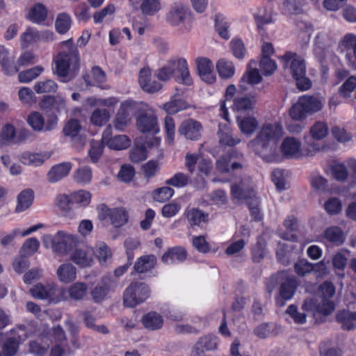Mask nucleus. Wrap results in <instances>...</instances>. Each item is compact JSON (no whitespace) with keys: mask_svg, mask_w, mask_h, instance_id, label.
Segmentation results:
<instances>
[{"mask_svg":"<svg viewBox=\"0 0 356 356\" xmlns=\"http://www.w3.org/2000/svg\"><path fill=\"white\" fill-rule=\"evenodd\" d=\"M92 77L94 82L90 79L88 74H84L83 79L86 83V86H94L98 83H102L106 81L105 72L98 66H95L92 69Z\"/></svg>","mask_w":356,"mask_h":356,"instance_id":"44","label":"nucleus"},{"mask_svg":"<svg viewBox=\"0 0 356 356\" xmlns=\"http://www.w3.org/2000/svg\"><path fill=\"white\" fill-rule=\"evenodd\" d=\"M187 253L186 250L180 246L169 249L161 257L163 263L182 262L186 260Z\"/></svg>","mask_w":356,"mask_h":356,"instance_id":"25","label":"nucleus"},{"mask_svg":"<svg viewBox=\"0 0 356 356\" xmlns=\"http://www.w3.org/2000/svg\"><path fill=\"white\" fill-rule=\"evenodd\" d=\"M323 236L326 240L336 245H341L344 241L343 231L339 227L327 228L324 232Z\"/></svg>","mask_w":356,"mask_h":356,"instance_id":"37","label":"nucleus"},{"mask_svg":"<svg viewBox=\"0 0 356 356\" xmlns=\"http://www.w3.org/2000/svg\"><path fill=\"white\" fill-rule=\"evenodd\" d=\"M137 126L143 133H156L158 131L157 118L152 114L142 113L137 118Z\"/></svg>","mask_w":356,"mask_h":356,"instance_id":"21","label":"nucleus"},{"mask_svg":"<svg viewBox=\"0 0 356 356\" xmlns=\"http://www.w3.org/2000/svg\"><path fill=\"white\" fill-rule=\"evenodd\" d=\"M202 124L192 118L184 120L178 127L179 134L190 140H199L202 136Z\"/></svg>","mask_w":356,"mask_h":356,"instance_id":"12","label":"nucleus"},{"mask_svg":"<svg viewBox=\"0 0 356 356\" xmlns=\"http://www.w3.org/2000/svg\"><path fill=\"white\" fill-rule=\"evenodd\" d=\"M256 102V96L245 95L236 97L234 100L232 106L236 111H250L254 109Z\"/></svg>","mask_w":356,"mask_h":356,"instance_id":"29","label":"nucleus"},{"mask_svg":"<svg viewBox=\"0 0 356 356\" xmlns=\"http://www.w3.org/2000/svg\"><path fill=\"white\" fill-rule=\"evenodd\" d=\"M29 124L37 131H44V119L43 116L38 111L32 112L27 118Z\"/></svg>","mask_w":356,"mask_h":356,"instance_id":"54","label":"nucleus"},{"mask_svg":"<svg viewBox=\"0 0 356 356\" xmlns=\"http://www.w3.org/2000/svg\"><path fill=\"white\" fill-rule=\"evenodd\" d=\"M74 179L77 183H89L92 179V171L88 167H81L75 171Z\"/></svg>","mask_w":356,"mask_h":356,"instance_id":"60","label":"nucleus"},{"mask_svg":"<svg viewBox=\"0 0 356 356\" xmlns=\"http://www.w3.org/2000/svg\"><path fill=\"white\" fill-rule=\"evenodd\" d=\"M96 253L97 257L102 265H106L111 262L112 253L110 248L104 243L98 245Z\"/></svg>","mask_w":356,"mask_h":356,"instance_id":"51","label":"nucleus"},{"mask_svg":"<svg viewBox=\"0 0 356 356\" xmlns=\"http://www.w3.org/2000/svg\"><path fill=\"white\" fill-rule=\"evenodd\" d=\"M47 12L45 7L38 3L34 5L29 11V19L35 23H41L47 17Z\"/></svg>","mask_w":356,"mask_h":356,"instance_id":"45","label":"nucleus"},{"mask_svg":"<svg viewBox=\"0 0 356 356\" xmlns=\"http://www.w3.org/2000/svg\"><path fill=\"white\" fill-rule=\"evenodd\" d=\"M113 280L110 276H104L97 284L90 290V295L92 301L100 304L107 299L112 290Z\"/></svg>","mask_w":356,"mask_h":356,"instance_id":"14","label":"nucleus"},{"mask_svg":"<svg viewBox=\"0 0 356 356\" xmlns=\"http://www.w3.org/2000/svg\"><path fill=\"white\" fill-rule=\"evenodd\" d=\"M67 292L71 299L81 300L87 295L88 286L84 282H77L68 288Z\"/></svg>","mask_w":356,"mask_h":356,"instance_id":"35","label":"nucleus"},{"mask_svg":"<svg viewBox=\"0 0 356 356\" xmlns=\"http://www.w3.org/2000/svg\"><path fill=\"white\" fill-rule=\"evenodd\" d=\"M34 193L31 189L22 191L17 196V204L15 209L17 212L25 211L32 204Z\"/></svg>","mask_w":356,"mask_h":356,"instance_id":"33","label":"nucleus"},{"mask_svg":"<svg viewBox=\"0 0 356 356\" xmlns=\"http://www.w3.org/2000/svg\"><path fill=\"white\" fill-rule=\"evenodd\" d=\"M217 339L212 335H206L200 337L195 345L200 350H213L217 348Z\"/></svg>","mask_w":356,"mask_h":356,"instance_id":"52","label":"nucleus"},{"mask_svg":"<svg viewBox=\"0 0 356 356\" xmlns=\"http://www.w3.org/2000/svg\"><path fill=\"white\" fill-rule=\"evenodd\" d=\"M57 88L56 83L50 79L38 82L34 86V90L38 94L55 92Z\"/></svg>","mask_w":356,"mask_h":356,"instance_id":"61","label":"nucleus"},{"mask_svg":"<svg viewBox=\"0 0 356 356\" xmlns=\"http://www.w3.org/2000/svg\"><path fill=\"white\" fill-rule=\"evenodd\" d=\"M312 138L314 140H322L328 134V127L324 122H316L309 129Z\"/></svg>","mask_w":356,"mask_h":356,"instance_id":"42","label":"nucleus"},{"mask_svg":"<svg viewBox=\"0 0 356 356\" xmlns=\"http://www.w3.org/2000/svg\"><path fill=\"white\" fill-rule=\"evenodd\" d=\"M321 300L317 303L314 298L305 299L301 309L303 312L311 313L316 322L323 321V318L329 316L334 310V304L331 298L335 293V287L332 283L323 282L319 288Z\"/></svg>","mask_w":356,"mask_h":356,"instance_id":"2","label":"nucleus"},{"mask_svg":"<svg viewBox=\"0 0 356 356\" xmlns=\"http://www.w3.org/2000/svg\"><path fill=\"white\" fill-rule=\"evenodd\" d=\"M142 323L147 330H159L163 326V318L159 313L150 312L143 316Z\"/></svg>","mask_w":356,"mask_h":356,"instance_id":"28","label":"nucleus"},{"mask_svg":"<svg viewBox=\"0 0 356 356\" xmlns=\"http://www.w3.org/2000/svg\"><path fill=\"white\" fill-rule=\"evenodd\" d=\"M156 262V259L152 254L143 256L137 259L134 264V270L137 273H146L154 268Z\"/></svg>","mask_w":356,"mask_h":356,"instance_id":"32","label":"nucleus"},{"mask_svg":"<svg viewBox=\"0 0 356 356\" xmlns=\"http://www.w3.org/2000/svg\"><path fill=\"white\" fill-rule=\"evenodd\" d=\"M231 193L233 198L237 200H245L248 201L251 216L255 220L261 219V214L259 209V200L256 197L255 192L252 184V179L248 177L245 181L238 184H234L231 188Z\"/></svg>","mask_w":356,"mask_h":356,"instance_id":"4","label":"nucleus"},{"mask_svg":"<svg viewBox=\"0 0 356 356\" xmlns=\"http://www.w3.org/2000/svg\"><path fill=\"white\" fill-rule=\"evenodd\" d=\"M294 270L297 275L303 277L313 270L325 271L326 270V267L323 261H321L318 264H313L306 259H300L295 264Z\"/></svg>","mask_w":356,"mask_h":356,"instance_id":"23","label":"nucleus"},{"mask_svg":"<svg viewBox=\"0 0 356 356\" xmlns=\"http://www.w3.org/2000/svg\"><path fill=\"white\" fill-rule=\"evenodd\" d=\"M150 295L149 286L139 282H132L125 289L123 294V305L132 308L145 301Z\"/></svg>","mask_w":356,"mask_h":356,"instance_id":"7","label":"nucleus"},{"mask_svg":"<svg viewBox=\"0 0 356 356\" xmlns=\"http://www.w3.org/2000/svg\"><path fill=\"white\" fill-rule=\"evenodd\" d=\"M81 129V126L80 125L79 122L77 120L71 119L66 122L63 128V133L65 136L70 137L71 139H74L78 136Z\"/></svg>","mask_w":356,"mask_h":356,"instance_id":"53","label":"nucleus"},{"mask_svg":"<svg viewBox=\"0 0 356 356\" xmlns=\"http://www.w3.org/2000/svg\"><path fill=\"white\" fill-rule=\"evenodd\" d=\"M60 51L54 59L55 73L63 81H67V76L71 67L74 76L80 68V58L76 47L72 39L63 41L60 44Z\"/></svg>","mask_w":356,"mask_h":356,"instance_id":"3","label":"nucleus"},{"mask_svg":"<svg viewBox=\"0 0 356 356\" xmlns=\"http://www.w3.org/2000/svg\"><path fill=\"white\" fill-rule=\"evenodd\" d=\"M111 114L106 108H95L91 113L90 121L97 127L104 126L110 120Z\"/></svg>","mask_w":356,"mask_h":356,"instance_id":"34","label":"nucleus"},{"mask_svg":"<svg viewBox=\"0 0 356 356\" xmlns=\"http://www.w3.org/2000/svg\"><path fill=\"white\" fill-rule=\"evenodd\" d=\"M339 49L341 52L346 54V60L350 67H355V60L353 55L356 51V35L353 33L346 34L339 42Z\"/></svg>","mask_w":356,"mask_h":356,"instance_id":"15","label":"nucleus"},{"mask_svg":"<svg viewBox=\"0 0 356 356\" xmlns=\"http://www.w3.org/2000/svg\"><path fill=\"white\" fill-rule=\"evenodd\" d=\"M303 3V0H284L281 9L285 14H299L302 10Z\"/></svg>","mask_w":356,"mask_h":356,"instance_id":"41","label":"nucleus"},{"mask_svg":"<svg viewBox=\"0 0 356 356\" xmlns=\"http://www.w3.org/2000/svg\"><path fill=\"white\" fill-rule=\"evenodd\" d=\"M310 184L312 188L318 192H323L327 188V180L322 175L316 173L311 175Z\"/></svg>","mask_w":356,"mask_h":356,"instance_id":"63","label":"nucleus"},{"mask_svg":"<svg viewBox=\"0 0 356 356\" xmlns=\"http://www.w3.org/2000/svg\"><path fill=\"white\" fill-rule=\"evenodd\" d=\"M216 69L220 76L224 79L231 78L235 72L232 62L225 58H221L217 62Z\"/></svg>","mask_w":356,"mask_h":356,"instance_id":"36","label":"nucleus"},{"mask_svg":"<svg viewBox=\"0 0 356 356\" xmlns=\"http://www.w3.org/2000/svg\"><path fill=\"white\" fill-rule=\"evenodd\" d=\"M332 177L338 181L343 182L348 177L346 165L343 163H334L330 168Z\"/></svg>","mask_w":356,"mask_h":356,"instance_id":"55","label":"nucleus"},{"mask_svg":"<svg viewBox=\"0 0 356 356\" xmlns=\"http://www.w3.org/2000/svg\"><path fill=\"white\" fill-rule=\"evenodd\" d=\"M323 103L314 96L303 95L299 97L289 110L290 117L295 120H302L307 115L318 112L322 109Z\"/></svg>","mask_w":356,"mask_h":356,"instance_id":"5","label":"nucleus"},{"mask_svg":"<svg viewBox=\"0 0 356 356\" xmlns=\"http://www.w3.org/2000/svg\"><path fill=\"white\" fill-rule=\"evenodd\" d=\"M58 280L63 283H70L76 280V268L71 264H61L57 269Z\"/></svg>","mask_w":356,"mask_h":356,"instance_id":"27","label":"nucleus"},{"mask_svg":"<svg viewBox=\"0 0 356 356\" xmlns=\"http://www.w3.org/2000/svg\"><path fill=\"white\" fill-rule=\"evenodd\" d=\"M262 76L256 68H250L241 77L239 87L246 90L248 89L246 84L255 85L262 81Z\"/></svg>","mask_w":356,"mask_h":356,"instance_id":"30","label":"nucleus"},{"mask_svg":"<svg viewBox=\"0 0 356 356\" xmlns=\"http://www.w3.org/2000/svg\"><path fill=\"white\" fill-rule=\"evenodd\" d=\"M254 17L259 30H261L263 26L273 22L271 10H268L266 7L258 9L257 12L254 14Z\"/></svg>","mask_w":356,"mask_h":356,"instance_id":"40","label":"nucleus"},{"mask_svg":"<svg viewBox=\"0 0 356 356\" xmlns=\"http://www.w3.org/2000/svg\"><path fill=\"white\" fill-rule=\"evenodd\" d=\"M76 240L75 238L63 231H59L54 236L45 235L43 243L46 248L51 247L53 251L59 254H65L72 250Z\"/></svg>","mask_w":356,"mask_h":356,"instance_id":"8","label":"nucleus"},{"mask_svg":"<svg viewBox=\"0 0 356 356\" xmlns=\"http://www.w3.org/2000/svg\"><path fill=\"white\" fill-rule=\"evenodd\" d=\"M134 10H140L145 16H154L161 10V3L160 0H145Z\"/></svg>","mask_w":356,"mask_h":356,"instance_id":"31","label":"nucleus"},{"mask_svg":"<svg viewBox=\"0 0 356 356\" xmlns=\"http://www.w3.org/2000/svg\"><path fill=\"white\" fill-rule=\"evenodd\" d=\"M44 70V68L38 65L29 70L22 71L18 74L19 81L21 83H28L36 79Z\"/></svg>","mask_w":356,"mask_h":356,"instance_id":"47","label":"nucleus"},{"mask_svg":"<svg viewBox=\"0 0 356 356\" xmlns=\"http://www.w3.org/2000/svg\"><path fill=\"white\" fill-rule=\"evenodd\" d=\"M184 215L191 226H201L202 223H207L209 215L197 208L187 207Z\"/></svg>","mask_w":356,"mask_h":356,"instance_id":"22","label":"nucleus"},{"mask_svg":"<svg viewBox=\"0 0 356 356\" xmlns=\"http://www.w3.org/2000/svg\"><path fill=\"white\" fill-rule=\"evenodd\" d=\"M21 338L19 336L8 337L3 345V353L7 356L14 355L18 350Z\"/></svg>","mask_w":356,"mask_h":356,"instance_id":"56","label":"nucleus"},{"mask_svg":"<svg viewBox=\"0 0 356 356\" xmlns=\"http://www.w3.org/2000/svg\"><path fill=\"white\" fill-rule=\"evenodd\" d=\"M175 70L179 73L183 83L188 86L192 84L188 64L185 58H180L176 60Z\"/></svg>","mask_w":356,"mask_h":356,"instance_id":"43","label":"nucleus"},{"mask_svg":"<svg viewBox=\"0 0 356 356\" xmlns=\"http://www.w3.org/2000/svg\"><path fill=\"white\" fill-rule=\"evenodd\" d=\"M176 59L170 60L165 65L158 70L157 78L161 81H168L175 71Z\"/></svg>","mask_w":356,"mask_h":356,"instance_id":"48","label":"nucleus"},{"mask_svg":"<svg viewBox=\"0 0 356 356\" xmlns=\"http://www.w3.org/2000/svg\"><path fill=\"white\" fill-rule=\"evenodd\" d=\"M90 148L88 151V154L90 160L93 163H97L101 157L103 149L104 144L100 140H92L90 143Z\"/></svg>","mask_w":356,"mask_h":356,"instance_id":"58","label":"nucleus"},{"mask_svg":"<svg viewBox=\"0 0 356 356\" xmlns=\"http://www.w3.org/2000/svg\"><path fill=\"white\" fill-rule=\"evenodd\" d=\"M173 195L174 190L165 186L155 190L153 193V198L156 202H163L171 198Z\"/></svg>","mask_w":356,"mask_h":356,"instance_id":"62","label":"nucleus"},{"mask_svg":"<svg viewBox=\"0 0 356 356\" xmlns=\"http://www.w3.org/2000/svg\"><path fill=\"white\" fill-rule=\"evenodd\" d=\"M236 122L241 131L248 136H251L259 126L257 120L252 115L238 116Z\"/></svg>","mask_w":356,"mask_h":356,"instance_id":"26","label":"nucleus"},{"mask_svg":"<svg viewBox=\"0 0 356 356\" xmlns=\"http://www.w3.org/2000/svg\"><path fill=\"white\" fill-rule=\"evenodd\" d=\"M136 110V102L127 100L121 104L120 108L113 121V125L118 130H122L130 122L131 115Z\"/></svg>","mask_w":356,"mask_h":356,"instance_id":"11","label":"nucleus"},{"mask_svg":"<svg viewBox=\"0 0 356 356\" xmlns=\"http://www.w3.org/2000/svg\"><path fill=\"white\" fill-rule=\"evenodd\" d=\"M336 321L343 330H353L356 327V312L341 309L336 314Z\"/></svg>","mask_w":356,"mask_h":356,"instance_id":"20","label":"nucleus"},{"mask_svg":"<svg viewBox=\"0 0 356 356\" xmlns=\"http://www.w3.org/2000/svg\"><path fill=\"white\" fill-rule=\"evenodd\" d=\"M280 58L283 61L284 68H289L293 78L306 74L305 62L296 53L287 51Z\"/></svg>","mask_w":356,"mask_h":356,"instance_id":"10","label":"nucleus"},{"mask_svg":"<svg viewBox=\"0 0 356 356\" xmlns=\"http://www.w3.org/2000/svg\"><path fill=\"white\" fill-rule=\"evenodd\" d=\"M189 14L188 8L181 2L173 3L165 15L166 22L172 26H177L185 22Z\"/></svg>","mask_w":356,"mask_h":356,"instance_id":"13","label":"nucleus"},{"mask_svg":"<svg viewBox=\"0 0 356 356\" xmlns=\"http://www.w3.org/2000/svg\"><path fill=\"white\" fill-rule=\"evenodd\" d=\"M284 135L283 127L279 122L264 124L248 147L268 163L282 161L278 143Z\"/></svg>","mask_w":356,"mask_h":356,"instance_id":"1","label":"nucleus"},{"mask_svg":"<svg viewBox=\"0 0 356 356\" xmlns=\"http://www.w3.org/2000/svg\"><path fill=\"white\" fill-rule=\"evenodd\" d=\"M190 182V176L182 172H177L166 181V184L177 188L187 186Z\"/></svg>","mask_w":356,"mask_h":356,"instance_id":"57","label":"nucleus"},{"mask_svg":"<svg viewBox=\"0 0 356 356\" xmlns=\"http://www.w3.org/2000/svg\"><path fill=\"white\" fill-rule=\"evenodd\" d=\"M356 88V76H350L339 88V92L344 98L350 97V94Z\"/></svg>","mask_w":356,"mask_h":356,"instance_id":"64","label":"nucleus"},{"mask_svg":"<svg viewBox=\"0 0 356 356\" xmlns=\"http://www.w3.org/2000/svg\"><path fill=\"white\" fill-rule=\"evenodd\" d=\"M128 213L122 208H116L110 213L111 224L115 227H120L128 221Z\"/></svg>","mask_w":356,"mask_h":356,"instance_id":"38","label":"nucleus"},{"mask_svg":"<svg viewBox=\"0 0 356 356\" xmlns=\"http://www.w3.org/2000/svg\"><path fill=\"white\" fill-rule=\"evenodd\" d=\"M94 254L90 248H77L71 254L70 259L81 268H88L94 262Z\"/></svg>","mask_w":356,"mask_h":356,"instance_id":"17","label":"nucleus"},{"mask_svg":"<svg viewBox=\"0 0 356 356\" xmlns=\"http://www.w3.org/2000/svg\"><path fill=\"white\" fill-rule=\"evenodd\" d=\"M270 282L273 285L280 284L279 297L276 299L277 303L280 306L284 305V301L292 298L298 287V282L295 277L289 275L285 270L272 275Z\"/></svg>","mask_w":356,"mask_h":356,"instance_id":"6","label":"nucleus"},{"mask_svg":"<svg viewBox=\"0 0 356 356\" xmlns=\"http://www.w3.org/2000/svg\"><path fill=\"white\" fill-rule=\"evenodd\" d=\"M259 67L264 75L270 76L276 70L277 64L268 56H262L259 62Z\"/></svg>","mask_w":356,"mask_h":356,"instance_id":"59","label":"nucleus"},{"mask_svg":"<svg viewBox=\"0 0 356 356\" xmlns=\"http://www.w3.org/2000/svg\"><path fill=\"white\" fill-rule=\"evenodd\" d=\"M30 293L35 298L58 302L61 300L64 289L59 288L54 282L38 283L30 289Z\"/></svg>","mask_w":356,"mask_h":356,"instance_id":"9","label":"nucleus"},{"mask_svg":"<svg viewBox=\"0 0 356 356\" xmlns=\"http://www.w3.org/2000/svg\"><path fill=\"white\" fill-rule=\"evenodd\" d=\"M301 143L293 137H286L284 139L280 148L282 161L284 156L289 159L300 156Z\"/></svg>","mask_w":356,"mask_h":356,"instance_id":"18","label":"nucleus"},{"mask_svg":"<svg viewBox=\"0 0 356 356\" xmlns=\"http://www.w3.org/2000/svg\"><path fill=\"white\" fill-rule=\"evenodd\" d=\"M65 100L61 97H54L51 96H47L45 97L40 103V106L42 108H48L51 106L58 111L65 109Z\"/></svg>","mask_w":356,"mask_h":356,"instance_id":"46","label":"nucleus"},{"mask_svg":"<svg viewBox=\"0 0 356 356\" xmlns=\"http://www.w3.org/2000/svg\"><path fill=\"white\" fill-rule=\"evenodd\" d=\"M196 64L199 75L202 79L208 83H213L216 80V76L213 74L212 62L207 58L202 57L196 59Z\"/></svg>","mask_w":356,"mask_h":356,"instance_id":"19","label":"nucleus"},{"mask_svg":"<svg viewBox=\"0 0 356 356\" xmlns=\"http://www.w3.org/2000/svg\"><path fill=\"white\" fill-rule=\"evenodd\" d=\"M55 26L58 33L60 34L67 33L71 26L70 17L66 13L59 14L57 16Z\"/></svg>","mask_w":356,"mask_h":356,"instance_id":"50","label":"nucleus"},{"mask_svg":"<svg viewBox=\"0 0 356 356\" xmlns=\"http://www.w3.org/2000/svg\"><path fill=\"white\" fill-rule=\"evenodd\" d=\"M138 82L141 88L148 93L158 92L162 87L159 81L152 79V72L148 67H143L140 70Z\"/></svg>","mask_w":356,"mask_h":356,"instance_id":"16","label":"nucleus"},{"mask_svg":"<svg viewBox=\"0 0 356 356\" xmlns=\"http://www.w3.org/2000/svg\"><path fill=\"white\" fill-rule=\"evenodd\" d=\"M129 145L130 140L125 135H117L108 141V147L116 150L126 149Z\"/></svg>","mask_w":356,"mask_h":356,"instance_id":"49","label":"nucleus"},{"mask_svg":"<svg viewBox=\"0 0 356 356\" xmlns=\"http://www.w3.org/2000/svg\"><path fill=\"white\" fill-rule=\"evenodd\" d=\"M189 104L181 99H175L163 105V109L170 115L187 109Z\"/></svg>","mask_w":356,"mask_h":356,"instance_id":"39","label":"nucleus"},{"mask_svg":"<svg viewBox=\"0 0 356 356\" xmlns=\"http://www.w3.org/2000/svg\"><path fill=\"white\" fill-rule=\"evenodd\" d=\"M70 163H62L53 166L47 173V180L50 183H56L68 175L71 170Z\"/></svg>","mask_w":356,"mask_h":356,"instance_id":"24","label":"nucleus"}]
</instances>
